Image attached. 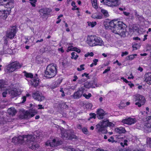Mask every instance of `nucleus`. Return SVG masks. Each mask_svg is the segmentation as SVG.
I'll return each instance as SVG.
<instances>
[{
	"label": "nucleus",
	"instance_id": "f257e3e1",
	"mask_svg": "<svg viewBox=\"0 0 151 151\" xmlns=\"http://www.w3.org/2000/svg\"><path fill=\"white\" fill-rule=\"evenodd\" d=\"M14 0H0V19L6 20L14 7Z\"/></svg>",
	"mask_w": 151,
	"mask_h": 151
},
{
	"label": "nucleus",
	"instance_id": "f03ea898",
	"mask_svg": "<svg viewBox=\"0 0 151 151\" xmlns=\"http://www.w3.org/2000/svg\"><path fill=\"white\" fill-rule=\"evenodd\" d=\"M31 135L25 136H20L18 137H15L12 139V142L15 143H22L25 141L28 142L29 147L32 150H35L39 146V145L34 141L35 140V137Z\"/></svg>",
	"mask_w": 151,
	"mask_h": 151
},
{
	"label": "nucleus",
	"instance_id": "7ed1b4c3",
	"mask_svg": "<svg viewBox=\"0 0 151 151\" xmlns=\"http://www.w3.org/2000/svg\"><path fill=\"white\" fill-rule=\"evenodd\" d=\"M109 24L113 32L122 36L125 35L126 25L122 22L114 20L110 21Z\"/></svg>",
	"mask_w": 151,
	"mask_h": 151
},
{
	"label": "nucleus",
	"instance_id": "20e7f679",
	"mask_svg": "<svg viewBox=\"0 0 151 151\" xmlns=\"http://www.w3.org/2000/svg\"><path fill=\"white\" fill-rule=\"evenodd\" d=\"M56 67V65L53 63H51L48 65L45 72V76L49 78L55 76L57 73Z\"/></svg>",
	"mask_w": 151,
	"mask_h": 151
},
{
	"label": "nucleus",
	"instance_id": "39448f33",
	"mask_svg": "<svg viewBox=\"0 0 151 151\" xmlns=\"http://www.w3.org/2000/svg\"><path fill=\"white\" fill-rule=\"evenodd\" d=\"M61 134L62 137L65 139H76L77 137L73 131L69 130L65 131L63 128L61 129Z\"/></svg>",
	"mask_w": 151,
	"mask_h": 151
},
{
	"label": "nucleus",
	"instance_id": "423d86ee",
	"mask_svg": "<svg viewBox=\"0 0 151 151\" xmlns=\"http://www.w3.org/2000/svg\"><path fill=\"white\" fill-rule=\"evenodd\" d=\"M133 97L135 101V105L139 107H140L142 105H143L145 101V97L139 94H136L133 96Z\"/></svg>",
	"mask_w": 151,
	"mask_h": 151
},
{
	"label": "nucleus",
	"instance_id": "0eeeda50",
	"mask_svg": "<svg viewBox=\"0 0 151 151\" xmlns=\"http://www.w3.org/2000/svg\"><path fill=\"white\" fill-rule=\"evenodd\" d=\"M107 123L108 120L105 119L97 125V129L98 131L103 133H107V131L106 130L105 127H107Z\"/></svg>",
	"mask_w": 151,
	"mask_h": 151
},
{
	"label": "nucleus",
	"instance_id": "6e6552de",
	"mask_svg": "<svg viewBox=\"0 0 151 151\" xmlns=\"http://www.w3.org/2000/svg\"><path fill=\"white\" fill-rule=\"evenodd\" d=\"M98 36L94 35H90L87 36L86 42L91 47L95 46L96 43Z\"/></svg>",
	"mask_w": 151,
	"mask_h": 151
},
{
	"label": "nucleus",
	"instance_id": "1a4fd4ad",
	"mask_svg": "<svg viewBox=\"0 0 151 151\" xmlns=\"http://www.w3.org/2000/svg\"><path fill=\"white\" fill-rule=\"evenodd\" d=\"M17 28L16 26H13L8 29L6 33V37L10 39L13 38L17 32Z\"/></svg>",
	"mask_w": 151,
	"mask_h": 151
},
{
	"label": "nucleus",
	"instance_id": "9d476101",
	"mask_svg": "<svg viewBox=\"0 0 151 151\" xmlns=\"http://www.w3.org/2000/svg\"><path fill=\"white\" fill-rule=\"evenodd\" d=\"M22 65L19 63L14 62L12 63L9 65L7 68V70L9 72H12L15 71L16 69L20 68Z\"/></svg>",
	"mask_w": 151,
	"mask_h": 151
},
{
	"label": "nucleus",
	"instance_id": "9b49d317",
	"mask_svg": "<svg viewBox=\"0 0 151 151\" xmlns=\"http://www.w3.org/2000/svg\"><path fill=\"white\" fill-rule=\"evenodd\" d=\"M119 0H105L104 4L109 6L114 7L119 4Z\"/></svg>",
	"mask_w": 151,
	"mask_h": 151
},
{
	"label": "nucleus",
	"instance_id": "f8f14e48",
	"mask_svg": "<svg viewBox=\"0 0 151 151\" xmlns=\"http://www.w3.org/2000/svg\"><path fill=\"white\" fill-rule=\"evenodd\" d=\"M45 144L47 146L54 147L59 145V142L55 139L51 138L47 141Z\"/></svg>",
	"mask_w": 151,
	"mask_h": 151
},
{
	"label": "nucleus",
	"instance_id": "ddd939ff",
	"mask_svg": "<svg viewBox=\"0 0 151 151\" xmlns=\"http://www.w3.org/2000/svg\"><path fill=\"white\" fill-rule=\"evenodd\" d=\"M85 90V88L83 87H81L79 88V90L73 94V98L75 99H78L80 98L83 95Z\"/></svg>",
	"mask_w": 151,
	"mask_h": 151
},
{
	"label": "nucleus",
	"instance_id": "4468645a",
	"mask_svg": "<svg viewBox=\"0 0 151 151\" xmlns=\"http://www.w3.org/2000/svg\"><path fill=\"white\" fill-rule=\"evenodd\" d=\"M9 92L13 98L18 96L21 93L19 90L16 88H12L11 90L9 89Z\"/></svg>",
	"mask_w": 151,
	"mask_h": 151
},
{
	"label": "nucleus",
	"instance_id": "2eb2a0df",
	"mask_svg": "<svg viewBox=\"0 0 151 151\" xmlns=\"http://www.w3.org/2000/svg\"><path fill=\"white\" fill-rule=\"evenodd\" d=\"M37 111L35 109L30 110L25 112L24 116L25 118H30L33 117L37 113Z\"/></svg>",
	"mask_w": 151,
	"mask_h": 151
},
{
	"label": "nucleus",
	"instance_id": "dca6fc26",
	"mask_svg": "<svg viewBox=\"0 0 151 151\" xmlns=\"http://www.w3.org/2000/svg\"><path fill=\"white\" fill-rule=\"evenodd\" d=\"M136 122V119L135 118L129 117L122 120V122L125 124L131 125L134 124Z\"/></svg>",
	"mask_w": 151,
	"mask_h": 151
},
{
	"label": "nucleus",
	"instance_id": "f3484780",
	"mask_svg": "<svg viewBox=\"0 0 151 151\" xmlns=\"http://www.w3.org/2000/svg\"><path fill=\"white\" fill-rule=\"evenodd\" d=\"M32 96L35 99L40 101H42L45 99L44 96H43L42 94L40 93L39 91L33 93L32 94Z\"/></svg>",
	"mask_w": 151,
	"mask_h": 151
},
{
	"label": "nucleus",
	"instance_id": "a211bd4d",
	"mask_svg": "<svg viewBox=\"0 0 151 151\" xmlns=\"http://www.w3.org/2000/svg\"><path fill=\"white\" fill-rule=\"evenodd\" d=\"M99 86L96 82L94 81L90 82H86L84 84V86L87 88H95V87H99Z\"/></svg>",
	"mask_w": 151,
	"mask_h": 151
},
{
	"label": "nucleus",
	"instance_id": "6ab92c4d",
	"mask_svg": "<svg viewBox=\"0 0 151 151\" xmlns=\"http://www.w3.org/2000/svg\"><path fill=\"white\" fill-rule=\"evenodd\" d=\"M96 114L98 115V117L99 119H102L104 116L106 114V113L102 109H98L96 112Z\"/></svg>",
	"mask_w": 151,
	"mask_h": 151
},
{
	"label": "nucleus",
	"instance_id": "aec40b11",
	"mask_svg": "<svg viewBox=\"0 0 151 151\" xmlns=\"http://www.w3.org/2000/svg\"><path fill=\"white\" fill-rule=\"evenodd\" d=\"M39 12L40 15L45 16L49 13L50 12V10L47 8H43L39 11Z\"/></svg>",
	"mask_w": 151,
	"mask_h": 151
},
{
	"label": "nucleus",
	"instance_id": "412c9836",
	"mask_svg": "<svg viewBox=\"0 0 151 151\" xmlns=\"http://www.w3.org/2000/svg\"><path fill=\"white\" fill-rule=\"evenodd\" d=\"M145 81L147 84L151 85V72H148L146 73Z\"/></svg>",
	"mask_w": 151,
	"mask_h": 151
},
{
	"label": "nucleus",
	"instance_id": "4be33fe9",
	"mask_svg": "<svg viewBox=\"0 0 151 151\" xmlns=\"http://www.w3.org/2000/svg\"><path fill=\"white\" fill-rule=\"evenodd\" d=\"M146 121H145V126L147 128H151V116H148L146 118Z\"/></svg>",
	"mask_w": 151,
	"mask_h": 151
},
{
	"label": "nucleus",
	"instance_id": "5701e85b",
	"mask_svg": "<svg viewBox=\"0 0 151 151\" xmlns=\"http://www.w3.org/2000/svg\"><path fill=\"white\" fill-rule=\"evenodd\" d=\"M96 41L95 46H104V42L101 37H98Z\"/></svg>",
	"mask_w": 151,
	"mask_h": 151
},
{
	"label": "nucleus",
	"instance_id": "b1692460",
	"mask_svg": "<svg viewBox=\"0 0 151 151\" xmlns=\"http://www.w3.org/2000/svg\"><path fill=\"white\" fill-rule=\"evenodd\" d=\"M115 132L119 134L124 133L126 132L125 129L122 127L115 128Z\"/></svg>",
	"mask_w": 151,
	"mask_h": 151
},
{
	"label": "nucleus",
	"instance_id": "393cba45",
	"mask_svg": "<svg viewBox=\"0 0 151 151\" xmlns=\"http://www.w3.org/2000/svg\"><path fill=\"white\" fill-rule=\"evenodd\" d=\"M103 16L101 14L94 13L91 16V17L95 19H101L102 18Z\"/></svg>",
	"mask_w": 151,
	"mask_h": 151
},
{
	"label": "nucleus",
	"instance_id": "a878e982",
	"mask_svg": "<svg viewBox=\"0 0 151 151\" xmlns=\"http://www.w3.org/2000/svg\"><path fill=\"white\" fill-rule=\"evenodd\" d=\"M35 38L32 36L27 37H25V43H27L28 42H33Z\"/></svg>",
	"mask_w": 151,
	"mask_h": 151
},
{
	"label": "nucleus",
	"instance_id": "bb28decb",
	"mask_svg": "<svg viewBox=\"0 0 151 151\" xmlns=\"http://www.w3.org/2000/svg\"><path fill=\"white\" fill-rule=\"evenodd\" d=\"M7 112L9 114L14 115L16 114V111L14 108L12 107L8 109Z\"/></svg>",
	"mask_w": 151,
	"mask_h": 151
},
{
	"label": "nucleus",
	"instance_id": "cd10ccee",
	"mask_svg": "<svg viewBox=\"0 0 151 151\" xmlns=\"http://www.w3.org/2000/svg\"><path fill=\"white\" fill-rule=\"evenodd\" d=\"M39 83V79L37 78H34L33 81H32V84L35 87L37 86Z\"/></svg>",
	"mask_w": 151,
	"mask_h": 151
},
{
	"label": "nucleus",
	"instance_id": "c85d7f7f",
	"mask_svg": "<svg viewBox=\"0 0 151 151\" xmlns=\"http://www.w3.org/2000/svg\"><path fill=\"white\" fill-rule=\"evenodd\" d=\"M91 3L92 7L96 9L98 8V4L97 0H91Z\"/></svg>",
	"mask_w": 151,
	"mask_h": 151
},
{
	"label": "nucleus",
	"instance_id": "c756f323",
	"mask_svg": "<svg viewBox=\"0 0 151 151\" xmlns=\"http://www.w3.org/2000/svg\"><path fill=\"white\" fill-rule=\"evenodd\" d=\"M65 149L66 150H67L68 151H80V150L77 149H75L74 148H73L71 146H67L65 147Z\"/></svg>",
	"mask_w": 151,
	"mask_h": 151
},
{
	"label": "nucleus",
	"instance_id": "7c9ffc66",
	"mask_svg": "<svg viewBox=\"0 0 151 151\" xmlns=\"http://www.w3.org/2000/svg\"><path fill=\"white\" fill-rule=\"evenodd\" d=\"M101 11L105 17H106L109 16V14L107 10H104V9H101Z\"/></svg>",
	"mask_w": 151,
	"mask_h": 151
},
{
	"label": "nucleus",
	"instance_id": "2f4dec72",
	"mask_svg": "<svg viewBox=\"0 0 151 151\" xmlns=\"http://www.w3.org/2000/svg\"><path fill=\"white\" fill-rule=\"evenodd\" d=\"M137 56V54L132 55H129L126 58L127 60H133L135 57Z\"/></svg>",
	"mask_w": 151,
	"mask_h": 151
},
{
	"label": "nucleus",
	"instance_id": "473e14b6",
	"mask_svg": "<svg viewBox=\"0 0 151 151\" xmlns=\"http://www.w3.org/2000/svg\"><path fill=\"white\" fill-rule=\"evenodd\" d=\"M24 75L27 78H33V75L31 73H28L25 71L24 72Z\"/></svg>",
	"mask_w": 151,
	"mask_h": 151
},
{
	"label": "nucleus",
	"instance_id": "72a5a7b5",
	"mask_svg": "<svg viewBox=\"0 0 151 151\" xmlns=\"http://www.w3.org/2000/svg\"><path fill=\"white\" fill-rule=\"evenodd\" d=\"M88 25L91 27H94L97 24L96 22H87Z\"/></svg>",
	"mask_w": 151,
	"mask_h": 151
},
{
	"label": "nucleus",
	"instance_id": "f704fd0d",
	"mask_svg": "<svg viewBox=\"0 0 151 151\" xmlns=\"http://www.w3.org/2000/svg\"><path fill=\"white\" fill-rule=\"evenodd\" d=\"M71 55L72 56L71 58L74 60L77 59L78 57V56L77 54L74 52H73L71 53Z\"/></svg>",
	"mask_w": 151,
	"mask_h": 151
},
{
	"label": "nucleus",
	"instance_id": "c9c22d12",
	"mask_svg": "<svg viewBox=\"0 0 151 151\" xmlns=\"http://www.w3.org/2000/svg\"><path fill=\"white\" fill-rule=\"evenodd\" d=\"M119 106L120 108L126 106L125 101H122L119 104Z\"/></svg>",
	"mask_w": 151,
	"mask_h": 151
},
{
	"label": "nucleus",
	"instance_id": "e433bc0d",
	"mask_svg": "<svg viewBox=\"0 0 151 151\" xmlns=\"http://www.w3.org/2000/svg\"><path fill=\"white\" fill-rule=\"evenodd\" d=\"M71 5L73 7V8H72V10H78V8H77V6L76 5V3L75 2L72 1L71 3Z\"/></svg>",
	"mask_w": 151,
	"mask_h": 151
},
{
	"label": "nucleus",
	"instance_id": "4c0bfd02",
	"mask_svg": "<svg viewBox=\"0 0 151 151\" xmlns=\"http://www.w3.org/2000/svg\"><path fill=\"white\" fill-rule=\"evenodd\" d=\"M98 60L97 59H95L93 60V62L90 65L91 67H92L94 65H96L97 64V63L98 62Z\"/></svg>",
	"mask_w": 151,
	"mask_h": 151
},
{
	"label": "nucleus",
	"instance_id": "58836bf2",
	"mask_svg": "<svg viewBox=\"0 0 151 151\" xmlns=\"http://www.w3.org/2000/svg\"><path fill=\"white\" fill-rule=\"evenodd\" d=\"M73 44H70V46H69L67 48V52H68L70 51H73L74 48V47H73V46L72 45Z\"/></svg>",
	"mask_w": 151,
	"mask_h": 151
},
{
	"label": "nucleus",
	"instance_id": "ea45409f",
	"mask_svg": "<svg viewBox=\"0 0 151 151\" xmlns=\"http://www.w3.org/2000/svg\"><path fill=\"white\" fill-rule=\"evenodd\" d=\"M5 90V91L3 92L2 93V96L4 97H5L6 96V95L7 93V92H9V89L8 88H6L5 89H4L3 90Z\"/></svg>",
	"mask_w": 151,
	"mask_h": 151
},
{
	"label": "nucleus",
	"instance_id": "a19ab883",
	"mask_svg": "<svg viewBox=\"0 0 151 151\" xmlns=\"http://www.w3.org/2000/svg\"><path fill=\"white\" fill-rule=\"evenodd\" d=\"M30 1V3L33 7H35L36 6L35 4L37 2V0H29Z\"/></svg>",
	"mask_w": 151,
	"mask_h": 151
},
{
	"label": "nucleus",
	"instance_id": "79ce46f5",
	"mask_svg": "<svg viewBox=\"0 0 151 151\" xmlns=\"http://www.w3.org/2000/svg\"><path fill=\"white\" fill-rule=\"evenodd\" d=\"M83 96L86 99H88L92 95L91 93H89L88 95L85 93H83Z\"/></svg>",
	"mask_w": 151,
	"mask_h": 151
},
{
	"label": "nucleus",
	"instance_id": "37998d69",
	"mask_svg": "<svg viewBox=\"0 0 151 151\" xmlns=\"http://www.w3.org/2000/svg\"><path fill=\"white\" fill-rule=\"evenodd\" d=\"M94 55L93 53L92 52H87L86 54H85L84 55V56L85 57H87L89 56H93Z\"/></svg>",
	"mask_w": 151,
	"mask_h": 151
},
{
	"label": "nucleus",
	"instance_id": "c03bdc74",
	"mask_svg": "<svg viewBox=\"0 0 151 151\" xmlns=\"http://www.w3.org/2000/svg\"><path fill=\"white\" fill-rule=\"evenodd\" d=\"M92 106V105L91 103H88L86 105V108L88 109H91Z\"/></svg>",
	"mask_w": 151,
	"mask_h": 151
},
{
	"label": "nucleus",
	"instance_id": "a18cd8bd",
	"mask_svg": "<svg viewBox=\"0 0 151 151\" xmlns=\"http://www.w3.org/2000/svg\"><path fill=\"white\" fill-rule=\"evenodd\" d=\"M84 64L81 65H80V68H77V70H78L79 71H81L82 70H83L84 69Z\"/></svg>",
	"mask_w": 151,
	"mask_h": 151
},
{
	"label": "nucleus",
	"instance_id": "49530a36",
	"mask_svg": "<svg viewBox=\"0 0 151 151\" xmlns=\"http://www.w3.org/2000/svg\"><path fill=\"white\" fill-rule=\"evenodd\" d=\"M89 115L90 116V119H95L96 114L95 113H91Z\"/></svg>",
	"mask_w": 151,
	"mask_h": 151
},
{
	"label": "nucleus",
	"instance_id": "de8ad7c7",
	"mask_svg": "<svg viewBox=\"0 0 151 151\" xmlns=\"http://www.w3.org/2000/svg\"><path fill=\"white\" fill-rule=\"evenodd\" d=\"M127 141L126 140H125L124 141V143L121 142L120 144L123 147H124L125 145H127Z\"/></svg>",
	"mask_w": 151,
	"mask_h": 151
},
{
	"label": "nucleus",
	"instance_id": "09e8293b",
	"mask_svg": "<svg viewBox=\"0 0 151 151\" xmlns=\"http://www.w3.org/2000/svg\"><path fill=\"white\" fill-rule=\"evenodd\" d=\"M29 96V94H27L26 95V96H24L23 97H22V99L23 100L22 102V103H24L26 100V97H28Z\"/></svg>",
	"mask_w": 151,
	"mask_h": 151
},
{
	"label": "nucleus",
	"instance_id": "8fccbe9b",
	"mask_svg": "<svg viewBox=\"0 0 151 151\" xmlns=\"http://www.w3.org/2000/svg\"><path fill=\"white\" fill-rule=\"evenodd\" d=\"M108 140L109 142H111L112 143H114L115 142V140L114 139V137L112 136L111 137H110V138L109 139H108Z\"/></svg>",
	"mask_w": 151,
	"mask_h": 151
},
{
	"label": "nucleus",
	"instance_id": "3c124183",
	"mask_svg": "<svg viewBox=\"0 0 151 151\" xmlns=\"http://www.w3.org/2000/svg\"><path fill=\"white\" fill-rule=\"evenodd\" d=\"M114 124L113 123L108 121V120L107 126L108 127H114Z\"/></svg>",
	"mask_w": 151,
	"mask_h": 151
},
{
	"label": "nucleus",
	"instance_id": "603ef678",
	"mask_svg": "<svg viewBox=\"0 0 151 151\" xmlns=\"http://www.w3.org/2000/svg\"><path fill=\"white\" fill-rule=\"evenodd\" d=\"M82 131L85 134H87L88 133V131L87 130V129L86 128H83L82 129Z\"/></svg>",
	"mask_w": 151,
	"mask_h": 151
},
{
	"label": "nucleus",
	"instance_id": "864d4df0",
	"mask_svg": "<svg viewBox=\"0 0 151 151\" xmlns=\"http://www.w3.org/2000/svg\"><path fill=\"white\" fill-rule=\"evenodd\" d=\"M147 143L149 145L150 147H151V138H149L147 139Z\"/></svg>",
	"mask_w": 151,
	"mask_h": 151
},
{
	"label": "nucleus",
	"instance_id": "5fc2aeb1",
	"mask_svg": "<svg viewBox=\"0 0 151 151\" xmlns=\"http://www.w3.org/2000/svg\"><path fill=\"white\" fill-rule=\"evenodd\" d=\"M73 51H76L78 53H80L81 52V50L78 48L74 47V48Z\"/></svg>",
	"mask_w": 151,
	"mask_h": 151
},
{
	"label": "nucleus",
	"instance_id": "6e6d98bb",
	"mask_svg": "<svg viewBox=\"0 0 151 151\" xmlns=\"http://www.w3.org/2000/svg\"><path fill=\"white\" fill-rule=\"evenodd\" d=\"M60 91L62 93L61 94L62 96L63 97L65 96V94H64V91L63 90V89L62 88H61L60 89Z\"/></svg>",
	"mask_w": 151,
	"mask_h": 151
},
{
	"label": "nucleus",
	"instance_id": "4d7b16f0",
	"mask_svg": "<svg viewBox=\"0 0 151 151\" xmlns=\"http://www.w3.org/2000/svg\"><path fill=\"white\" fill-rule=\"evenodd\" d=\"M121 79L123 80L124 82H125L127 83H129V81H128L126 79L124 78V77H121Z\"/></svg>",
	"mask_w": 151,
	"mask_h": 151
},
{
	"label": "nucleus",
	"instance_id": "13d9d810",
	"mask_svg": "<svg viewBox=\"0 0 151 151\" xmlns=\"http://www.w3.org/2000/svg\"><path fill=\"white\" fill-rule=\"evenodd\" d=\"M110 70V67H108L107 69H106L104 71L103 73H105L108 71H109Z\"/></svg>",
	"mask_w": 151,
	"mask_h": 151
},
{
	"label": "nucleus",
	"instance_id": "bf43d9fd",
	"mask_svg": "<svg viewBox=\"0 0 151 151\" xmlns=\"http://www.w3.org/2000/svg\"><path fill=\"white\" fill-rule=\"evenodd\" d=\"M128 54V53L127 52H122V54L121 55V56L123 57L124 55H127Z\"/></svg>",
	"mask_w": 151,
	"mask_h": 151
},
{
	"label": "nucleus",
	"instance_id": "052dcab7",
	"mask_svg": "<svg viewBox=\"0 0 151 151\" xmlns=\"http://www.w3.org/2000/svg\"><path fill=\"white\" fill-rule=\"evenodd\" d=\"M123 14L126 16H129L130 15V13L128 12H124Z\"/></svg>",
	"mask_w": 151,
	"mask_h": 151
},
{
	"label": "nucleus",
	"instance_id": "680f3d73",
	"mask_svg": "<svg viewBox=\"0 0 151 151\" xmlns=\"http://www.w3.org/2000/svg\"><path fill=\"white\" fill-rule=\"evenodd\" d=\"M134 78V76L132 75V74L131 73L130 75V76H129L128 77V79H133Z\"/></svg>",
	"mask_w": 151,
	"mask_h": 151
},
{
	"label": "nucleus",
	"instance_id": "e2e57ef3",
	"mask_svg": "<svg viewBox=\"0 0 151 151\" xmlns=\"http://www.w3.org/2000/svg\"><path fill=\"white\" fill-rule=\"evenodd\" d=\"M78 79V78L77 76H76L75 75L73 77V81H76V80Z\"/></svg>",
	"mask_w": 151,
	"mask_h": 151
},
{
	"label": "nucleus",
	"instance_id": "0e129e2a",
	"mask_svg": "<svg viewBox=\"0 0 151 151\" xmlns=\"http://www.w3.org/2000/svg\"><path fill=\"white\" fill-rule=\"evenodd\" d=\"M88 74H87L86 73H84L82 75V77H83L84 76H85L86 77H88Z\"/></svg>",
	"mask_w": 151,
	"mask_h": 151
},
{
	"label": "nucleus",
	"instance_id": "69168bd1",
	"mask_svg": "<svg viewBox=\"0 0 151 151\" xmlns=\"http://www.w3.org/2000/svg\"><path fill=\"white\" fill-rule=\"evenodd\" d=\"M128 83V85L131 88H132V87H133L134 86V84L131 83V82H129V83Z\"/></svg>",
	"mask_w": 151,
	"mask_h": 151
},
{
	"label": "nucleus",
	"instance_id": "338daca9",
	"mask_svg": "<svg viewBox=\"0 0 151 151\" xmlns=\"http://www.w3.org/2000/svg\"><path fill=\"white\" fill-rule=\"evenodd\" d=\"M38 106L39 107L38 108V109H44V108L43 107H42V105H40V104H39L38 105Z\"/></svg>",
	"mask_w": 151,
	"mask_h": 151
},
{
	"label": "nucleus",
	"instance_id": "774afa93",
	"mask_svg": "<svg viewBox=\"0 0 151 151\" xmlns=\"http://www.w3.org/2000/svg\"><path fill=\"white\" fill-rule=\"evenodd\" d=\"M58 50L59 51H60L61 52L63 53L64 52V51L63 49V47H61V48H59L58 49Z\"/></svg>",
	"mask_w": 151,
	"mask_h": 151
}]
</instances>
